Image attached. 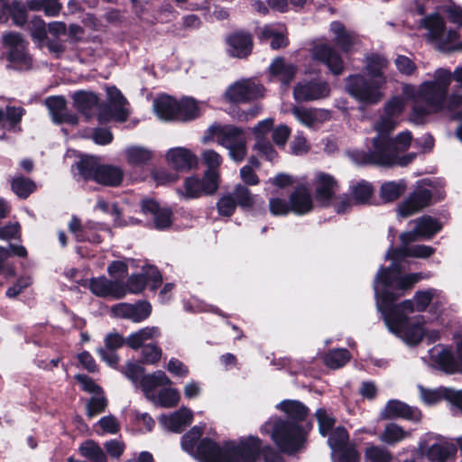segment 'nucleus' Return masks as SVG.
I'll use <instances>...</instances> for the list:
<instances>
[{"mask_svg":"<svg viewBox=\"0 0 462 462\" xmlns=\"http://www.w3.org/2000/svg\"><path fill=\"white\" fill-rule=\"evenodd\" d=\"M45 106L49 109L54 123L58 125H78L79 117L76 114L67 111V100L63 96L48 97L45 99Z\"/></svg>","mask_w":462,"mask_h":462,"instance_id":"obj_18","label":"nucleus"},{"mask_svg":"<svg viewBox=\"0 0 462 462\" xmlns=\"http://www.w3.org/2000/svg\"><path fill=\"white\" fill-rule=\"evenodd\" d=\"M392 453L383 446L371 445L365 450V462H391Z\"/></svg>","mask_w":462,"mask_h":462,"instance_id":"obj_47","label":"nucleus"},{"mask_svg":"<svg viewBox=\"0 0 462 462\" xmlns=\"http://www.w3.org/2000/svg\"><path fill=\"white\" fill-rule=\"evenodd\" d=\"M157 116L165 121H176L178 99L170 95H162L153 102Z\"/></svg>","mask_w":462,"mask_h":462,"instance_id":"obj_32","label":"nucleus"},{"mask_svg":"<svg viewBox=\"0 0 462 462\" xmlns=\"http://www.w3.org/2000/svg\"><path fill=\"white\" fill-rule=\"evenodd\" d=\"M312 429L313 422L298 425L279 418L274 422L272 439L281 452L293 455L304 448Z\"/></svg>","mask_w":462,"mask_h":462,"instance_id":"obj_2","label":"nucleus"},{"mask_svg":"<svg viewBox=\"0 0 462 462\" xmlns=\"http://www.w3.org/2000/svg\"><path fill=\"white\" fill-rule=\"evenodd\" d=\"M208 132L211 137H217L219 144L227 148L245 139V131L233 125H212Z\"/></svg>","mask_w":462,"mask_h":462,"instance_id":"obj_19","label":"nucleus"},{"mask_svg":"<svg viewBox=\"0 0 462 462\" xmlns=\"http://www.w3.org/2000/svg\"><path fill=\"white\" fill-rule=\"evenodd\" d=\"M171 384V379L162 370H157L152 374H144L141 378V386L143 391L145 393L152 392L159 386Z\"/></svg>","mask_w":462,"mask_h":462,"instance_id":"obj_40","label":"nucleus"},{"mask_svg":"<svg viewBox=\"0 0 462 462\" xmlns=\"http://www.w3.org/2000/svg\"><path fill=\"white\" fill-rule=\"evenodd\" d=\"M421 25L429 31L430 38L433 41H440L446 31V23L439 13L426 15L421 20Z\"/></svg>","mask_w":462,"mask_h":462,"instance_id":"obj_36","label":"nucleus"},{"mask_svg":"<svg viewBox=\"0 0 462 462\" xmlns=\"http://www.w3.org/2000/svg\"><path fill=\"white\" fill-rule=\"evenodd\" d=\"M384 419H403L413 422H419L421 420L422 413L417 407H412L407 403L392 399L388 401L382 411Z\"/></svg>","mask_w":462,"mask_h":462,"instance_id":"obj_15","label":"nucleus"},{"mask_svg":"<svg viewBox=\"0 0 462 462\" xmlns=\"http://www.w3.org/2000/svg\"><path fill=\"white\" fill-rule=\"evenodd\" d=\"M230 193L234 196L236 207H239L243 211L265 213L264 200L257 195H254L245 185L236 184Z\"/></svg>","mask_w":462,"mask_h":462,"instance_id":"obj_16","label":"nucleus"},{"mask_svg":"<svg viewBox=\"0 0 462 462\" xmlns=\"http://www.w3.org/2000/svg\"><path fill=\"white\" fill-rule=\"evenodd\" d=\"M262 439L257 436L241 439L238 443L224 441L220 446L214 439L202 438L196 448L200 462H257L260 457Z\"/></svg>","mask_w":462,"mask_h":462,"instance_id":"obj_1","label":"nucleus"},{"mask_svg":"<svg viewBox=\"0 0 462 462\" xmlns=\"http://www.w3.org/2000/svg\"><path fill=\"white\" fill-rule=\"evenodd\" d=\"M159 402L162 407L172 408L180 402V393L175 388H164L158 394Z\"/></svg>","mask_w":462,"mask_h":462,"instance_id":"obj_59","label":"nucleus"},{"mask_svg":"<svg viewBox=\"0 0 462 462\" xmlns=\"http://www.w3.org/2000/svg\"><path fill=\"white\" fill-rule=\"evenodd\" d=\"M79 452L90 462H107L104 450L95 440L88 439L83 442L79 447Z\"/></svg>","mask_w":462,"mask_h":462,"instance_id":"obj_43","label":"nucleus"},{"mask_svg":"<svg viewBox=\"0 0 462 462\" xmlns=\"http://www.w3.org/2000/svg\"><path fill=\"white\" fill-rule=\"evenodd\" d=\"M124 180L123 170L112 164L102 163L99 169L96 183L105 187H118Z\"/></svg>","mask_w":462,"mask_h":462,"instance_id":"obj_33","label":"nucleus"},{"mask_svg":"<svg viewBox=\"0 0 462 462\" xmlns=\"http://www.w3.org/2000/svg\"><path fill=\"white\" fill-rule=\"evenodd\" d=\"M351 358V354L346 348H336L329 350L323 356L324 364L332 369L344 366Z\"/></svg>","mask_w":462,"mask_h":462,"instance_id":"obj_41","label":"nucleus"},{"mask_svg":"<svg viewBox=\"0 0 462 462\" xmlns=\"http://www.w3.org/2000/svg\"><path fill=\"white\" fill-rule=\"evenodd\" d=\"M421 278L420 273L395 275V283L393 289H395L396 292L404 293V291H411Z\"/></svg>","mask_w":462,"mask_h":462,"instance_id":"obj_50","label":"nucleus"},{"mask_svg":"<svg viewBox=\"0 0 462 462\" xmlns=\"http://www.w3.org/2000/svg\"><path fill=\"white\" fill-rule=\"evenodd\" d=\"M457 448L454 445H440L435 443L431 445L427 451V457L430 462H447V460L455 456Z\"/></svg>","mask_w":462,"mask_h":462,"instance_id":"obj_42","label":"nucleus"},{"mask_svg":"<svg viewBox=\"0 0 462 462\" xmlns=\"http://www.w3.org/2000/svg\"><path fill=\"white\" fill-rule=\"evenodd\" d=\"M112 310L120 318L139 323L150 317L152 305L147 300H139L134 304L123 302L115 305Z\"/></svg>","mask_w":462,"mask_h":462,"instance_id":"obj_17","label":"nucleus"},{"mask_svg":"<svg viewBox=\"0 0 462 462\" xmlns=\"http://www.w3.org/2000/svg\"><path fill=\"white\" fill-rule=\"evenodd\" d=\"M333 462H360V453L355 444L331 453Z\"/></svg>","mask_w":462,"mask_h":462,"instance_id":"obj_56","label":"nucleus"},{"mask_svg":"<svg viewBox=\"0 0 462 462\" xmlns=\"http://www.w3.org/2000/svg\"><path fill=\"white\" fill-rule=\"evenodd\" d=\"M203 434V429L199 426L192 427L188 432H186L181 438V448L184 451L192 454L194 453L195 447L201 439Z\"/></svg>","mask_w":462,"mask_h":462,"instance_id":"obj_49","label":"nucleus"},{"mask_svg":"<svg viewBox=\"0 0 462 462\" xmlns=\"http://www.w3.org/2000/svg\"><path fill=\"white\" fill-rule=\"evenodd\" d=\"M118 370L134 383L139 381L141 382V378L144 375L145 371L143 366L131 361H128L125 366H121Z\"/></svg>","mask_w":462,"mask_h":462,"instance_id":"obj_60","label":"nucleus"},{"mask_svg":"<svg viewBox=\"0 0 462 462\" xmlns=\"http://www.w3.org/2000/svg\"><path fill=\"white\" fill-rule=\"evenodd\" d=\"M106 95L108 102L100 101L97 115L99 123L107 122L113 117L118 121H125L128 116L124 108L126 98L122 92L116 86H110L106 88Z\"/></svg>","mask_w":462,"mask_h":462,"instance_id":"obj_8","label":"nucleus"},{"mask_svg":"<svg viewBox=\"0 0 462 462\" xmlns=\"http://www.w3.org/2000/svg\"><path fill=\"white\" fill-rule=\"evenodd\" d=\"M329 94L328 83L319 79H302L293 88V97L299 103L323 99Z\"/></svg>","mask_w":462,"mask_h":462,"instance_id":"obj_10","label":"nucleus"},{"mask_svg":"<svg viewBox=\"0 0 462 462\" xmlns=\"http://www.w3.org/2000/svg\"><path fill=\"white\" fill-rule=\"evenodd\" d=\"M403 295V292H395L390 290H383L379 294H376L378 310L383 315L388 328L394 329L405 325L409 318L404 312H413L416 310V306L412 300H404L400 303H396Z\"/></svg>","mask_w":462,"mask_h":462,"instance_id":"obj_3","label":"nucleus"},{"mask_svg":"<svg viewBox=\"0 0 462 462\" xmlns=\"http://www.w3.org/2000/svg\"><path fill=\"white\" fill-rule=\"evenodd\" d=\"M351 199L356 205H373L374 202L375 189L374 185L365 180H360L349 187Z\"/></svg>","mask_w":462,"mask_h":462,"instance_id":"obj_28","label":"nucleus"},{"mask_svg":"<svg viewBox=\"0 0 462 462\" xmlns=\"http://www.w3.org/2000/svg\"><path fill=\"white\" fill-rule=\"evenodd\" d=\"M2 44L7 50L5 59L14 64L30 68L32 60L28 52V42L17 32H7L2 36Z\"/></svg>","mask_w":462,"mask_h":462,"instance_id":"obj_7","label":"nucleus"},{"mask_svg":"<svg viewBox=\"0 0 462 462\" xmlns=\"http://www.w3.org/2000/svg\"><path fill=\"white\" fill-rule=\"evenodd\" d=\"M315 416L319 424V434L323 437L328 436L333 430L336 423V419L329 416L324 408H319L316 411Z\"/></svg>","mask_w":462,"mask_h":462,"instance_id":"obj_51","label":"nucleus"},{"mask_svg":"<svg viewBox=\"0 0 462 462\" xmlns=\"http://www.w3.org/2000/svg\"><path fill=\"white\" fill-rule=\"evenodd\" d=\"M448 93V91L435 85V83L424 81L419 87L417 97L429 106L439 111L443 108Z\"/></svg>","mask_w":462,"mask_h":462,"instance_id":"obj_21","label":"nucleus"},{"mask_svg":"<svg viewBox=\"0 0 462 462\" xmlns=\"http://www.w3.org/2000/svg\"><path fill=\"white\" fill-rule=\"evenodd\" d=\"M373 151L362 154V162L383 167L394 166L397 149L391 137L375 136L372 140Z\"/></svg>","mask_w":462,"mask_h":462,"instance_id":"obj_6","label":"nucleus"},{"mask_svg":"<svg viewBox=\"0 0 462 462\" xmlns=\"http://www.w3.org/2000/svg\"><path fill=\"white\" fill-rule=\"evenodd\" d=\"M11 186L13 191L21 199H27L36 189L34 181L23 176L14 178Z\"/></svg>","mask_w":462,"mask_h":462,"instance_id":"obj_48","label":"nucleus"},{"mask_svg":"<svg viewBox=\"0 0 462 462\" xmlns=\"http://www.w3.org/2000/svg\"><path fill=\"white\" fill-rule=\"evenodd\" d=\"M433 362L439 370L447 374H454L457 373V361L450 349H442L433 356Z\"/></svg>","mask_w":462,"mask_h":462,"instance_id":"obj_39","label":"nucleus"},{"mask_svg":"<svg viewBox=\"0 0 462 462\" xmlns=\"http://www.w3.org/2000/svg\"><path fill=\"white\" fill-rule=\"evenodd\" d=\"M407 436L408 432H406L401 426L396 423H389L382 432L380 439L387 445L393 446L394 444L403 440Z\"/></svg>","mask_w":462,"mask_h":462,"instance_id":"obj_46","label":"nucleus"},{"mask_svg":"<svg viewBox=\"0 0 462 462\" xmlns=\"http://www.w3.org/2000/svg\"><path fill=\"white\" fill-rule=\"evenodd\" d=\"M166 160L178 171H189L198 165L197 156L183 147L170 149L167 152Z\"/></svg>","mask_w":462,"mask_h":462,"instance_id":"obj_22","label":"nucleus"},{"mask_svg":"<svg viewBox=\"0 0 462 462\" xmlns=\"http://www.w3.org/2000/svg\"><path fill=\"white\" fill-rule=\"evenodd\" d=\"M391 332L402 337L404 341L410 346L419 345L424 337L425 331L424 327L420 323H411L410 319L407 320L405 325L399 327L398 328H389Z\"/></svg>","mask_w":462,"mask_h":462,"instance_id":"obj_31","label":"nucleus"},{"mask_svg":"<svg viewBox=\"0 0 462 462\" xmlns=\"http://www.w3.org/2000/svg\"><path fill=\"white\" fill-rule=\"evenodd\" d=\"M14 23L17 26H23L26 23L28 14L25 6L21 1L14 0L12 13L10 16Z\"/></svg>","mask_w":462,"mask_h":462,"instance_id":"obj_62","label":"nucleus"},{"mask_svg":"<svg viewBox=\"0 0 462 462\" xmlns=\"http://www.w3.org/2000/svg\"><path fill=\"white\" fill-rule=\"evenodd\" d=\"M337 180L330 174L321 172L317 177L315 199L322 206L328 207L335 197Z\"/></svg>","mask_w":462,"mask_h":462,"instance_id":"obj_24","label":"nucleus"},{"mask_svg":"<svg viewBox=\"0 0 462 462\" xmlns=\"http://www.w3.org/2000/svg\"><path fill=\"white\" fill-rule=\"evenodd\" d=\"M234 196L231 193L223 195L217 202V213L221 217H230L236 209Z\"/></svg>","mask_w":462,"mask_h":462,"instance_id":"obj_54","label":"nucleus"},{"mask_svg":"<svg viewBox=\"0 0 462 462\" xmlns=\"http://www.w3.org/2000/svg\"><path fill=\"white\" fill-rule=\"evenodd\" d=\"M441 229V223L429 215H424L416 220V233L422 237L430 239Z\"/></svg>","mask_w":462,"mask_h":462,"instance_id":"obj_38","label":"nucleus"},{"mask_svg":"<svg viewBox=\"0 0 462 462\" xmlns=\"http://www.w3.org/2000/svg\"><path fill=\"white\" fill-rule=\"evenodd\" d=\"M312 57L316 61L326 65L334 76H341L345 71L343 58L334 47L327 43H320L314 46Z\"/></svg>","mask_w":462,"mask_h":462,"instance_id":"obj_13","label":"nucleus"},{"mask_svg":"<svg viewBox=\"0 0 462 462\" xmlns=\"http://www.w3.org/2000/svg\"><path fill=\"white\" fill-rule=\"evenodd\" d=\"M297 69L293 64L286 63L284 58H275L270 66V73L274 77H280L283 84H290L294 79Z\"/></svg>","mask_w":462,"mask_h":462,"instance_id":"obj_37","label":"nucleus"},{"mask_svg":"<svg viewBox=\"0 0 462 462\" xmlns=\"http://www.w3.org/2000/svg\"><path fill=\"white\" fill-rule=\"evenodd\" d=\"M420 389L423 402L430 405H433L441 402L442 400H446V396L448 395L449 393L448 388L430 390L420 386Z\"/></svg>","mask_w":462,"mask_h":462,"instance_id":"obj_55","label":"nucleus"},{"mask_svg":"<svg viewBox=\"0 0 462 462\" xmlns=\"http://www.w3.org/2000/svg\"><path fill=\"white\" fill-rule=\"evenodd\" d=\"M150 282H152L151 289L152 291L157 290L162 283V273L155 266H150L143 273L130 275L126 282H124L125 295L127 293L139 294L143 292Z\"/></svg>","mask_w":462,"mask_h":462,"instance_id":"obj_11","label":"nucleus"},{"mask_svg":"<svg viewBox=\"0 0 462 462\" xmlns=\"http://www.w3.org/2000/svg\"><path fill=\"white\" fill-rule=\"evenodd\" d=\"M269 210L273 216H287L291 212L290 202L281 198H272L269 200Z\"/></svg>","mask_w":462,"mask_h":462,"instance_id":"obj_63","label":"nucleus"},{"mask_svg":"<svg viewBox=\"0 0 462 462\" xmlns=\"http://www.w3.org/2000/svg\"><path fill=\"white\" fill-rule=\"evenodd\" d=\"M72 99L75 109L87 119L92 117L94 108L99 110V105L101 104L98 95L92 91H76L72 96Z\"/></svg>","mask_w":462,"mask_h":462,"instance_id":"obj_25","label":"nucleus"},{"mask_svg":"<svg viewBox=\"0 0 462 462\" xmlns=\"http://www.w3.org/2000/svg\"><path fill=\"white\" fill-rule=\"evenodd\" d=\"M389 64L388 60L381 54L372 53L366 57L365 70L370 79L385 85L384 69Z\"/></svg>","mask_w":462,"mask_h":462,"instance_id":"obj_29","label":"nucleus"},{"mask_svg":"<svg viewBox=\"0 0 462 462\" xmlns=\"http://www.w3.org/2000/svg\"><path fill=\"white\" fill-rule=\"evenodd\" d=\"M293 115L301 124L308 127L313 126L318 121L317 114L312 109L294 107Z\"/></svg>","mask_w":462,"mask_h":462,"instance_id":"obj_64","label":"nucleus"},{"mask_svg":"<svg viewBox=\"0 0 462 462\" xmlns=\"http://www.w3.org/2000/svg\"><path fill=\"white\" fill-rule=\"evenodd\" d=\"M178 107L176 121L190 122L202 115L199 102L190 97H183L178 100Z\"/></svg>","mask_w":462,"mask_h":462,"instance_id":"obj_34","label":"nucleus"},{"mask_svg":"<svg viewBox=\"0 0 462 462\" xmlns=\"http://www.w3.org/2000/svg\"><path fill=\"white\" fill-rule=\"evenodd\" d=\"M88 289L97 297H112L116 300H121L125 297L124 282L118 280H108L105 276L91 278Z\"/></svg>","mask_w":462,"mask_h":462,"instance_id":"obj_14","label":"nucleus"},{"mask_svg":"<svg viewBox=\"0 0 462 462\" xmlns=\"http://www.w3.org/2000/svg\"><path fill=\"white\" fill-rule=\"evenodd\" d=\"M162 355V348L155 344H145L142 347L141 359L142 364H157Z\"/></svg>","mask_w":462,"mask_h":462,"instance_id":"obj_53","label":"nucleus"},{"mask_svg":"<svg viewBox=\"0 0 462 462\" xmlns=\"http://www.w3.org/2000/svg\"><path fill=\"white\" fill-rule=\"evenodd\" d=\"M290 206L291 212L296 215H305L313 208V201L308 188L304 185L298 186L290 195Z\"/></svg>","mask_w":462,"mask_h":462,"instance_id":"obj_26","label":"nucleus"},{"mask_svg":"<svg viewBox=\"0 0 462 462\" xmlns=\"http://www.w3.org/2000/svg\"><path fill=\"white\" fill-rule=\"evenodd\" d=\"M101 164L98 158L94 155H81L72 165L77 170L75 174L77 180L96 181Z\"/></svg>","mask_w":462,"mask_h":462,"instance_id":"obj_23","label":"nucleus"},{"mask_svg":"<svg viewBox=\"0 0 462 462\" xmlns=\"http://www.w3.org/2000/svg\"><path fill=\"white\" fill-rule=\"evenodd\" d=\"M263 86L245 79L229 86L225 96L233 104L248 103L263 97Z\"/></svg>","mask_w":462,"mask_h":462,"instance_id":"obj_12","label":"nucleus"},{"mask_svg":"<svg viewBox=\"0 0 462 462\" xmlns=\"http://www.w3.org/2000/svg\"><path fill=\"white\" fill-rule=\"evenodd\" d=\"M330 32L335 35L333 42L344 53H350L355 43V35L346 30L340 21H333L329 26Z\"/></svg>","mask_w":462,"mask_h":462,"instance_id":"obj_27","label":"nucleus"},{"mask_svg":"<svg viewBox=\"0 0 462 462\" xmlns=\"http://www.w3.org/2000/svg\"><path fill=\"white\" fill-rule=\"evenodd\" d=\"M225 44L228 57L247 60L254 51V36L247 30L237 29L226 36Z\"/></svg>","mask_w":462,"mask_h":462,"instance_id":"obj_9","label":"nucleus"},{"mask_svg":"<svg viewBox=\"0 0 462 462\" xmlns=\"http://www.w3.org/2000/svg\"><path fill=\"white\" fill-rule=\"evenodd\" d=\"M74 379L80 384L81 390L97 395L103 394V388L97 384L91 377L84 374H77Z\"/></svg>","mask_w":462,"mask_h":462,"instance_id":"obj_58","label":"nucleus"},{"mask_svg":"<svg viewBox=\"0 0 462 462\" xmlns=\"http://www.w3.org/2000/svg\"><path fill=\"white\" fill-rule=\"evenodd\" d=\"M219 175L215 170H207L200 179L196 175L184 180V191L179 192L187 199H198L203 195H213L218 189Z\"/></svg>","mask_w":462,"mask_h":462,"instance_id":"obj_5","label":"nucleus"},{"mask_svg":"<svg viewBox=\"0 0 462 462\" xmlns=\"http://www.w3.org/2000/svg\"><path fill=\"white\" fill-rule=\"evenodd\" d=\"M276 408L285 414L286 418L282 420L292 421L298 425L312 422L309 419L310 412L309 407L298 400L285 399Z\"/></svg>","mask_w":462,"mask_h":462,"instance_id":"obj_20","label":"nucleus"},{"mask_svg":"<svg viewBox=\"0 0 462 462\" xmlns=\"http://www.w3.org/2000/svg\"><path fill=\"white\" fill-rule=\"evenodd\" d=\"M328 444L330 447L332 453L340 449L350 447L349 434L346 429L343 426L337 427L331 433L328 434Z\"/></svg>","mask_w":462,"mask_h":462,"instance_id":"obj_45","label":"nucleus"},{"mask_svg":"<svg viewBox=\"0 0 462 462\" xmlns=\"http://www.w3.org/2000/svg\"><path fill=\"white\" fill-rule=\"evenodd\" d=\"M383 86L361 74H352L346 79L347 93L356 100L367 105L377 104L381 101L383 96L381 88Z\"/></svg>","mask_w":462,"mask_h":462,"instance_id":"obj_4","label":"nucleus"},{"mask_svg":"<svg viewBox=\"0 0 462 462\" xmlns=\"http://www.w3.org/2000/svg\"><path fill=\"white\" fill-rule=\"evenodd\" d=\"M126 159L131 166L141 167L152 159V152L146 148L134 146L126 150Z\"/></svg>","mask_w":462,"mask_h":462,"instance_id":"obj_44","label":"nucleus"},{"mask_svg":"<svg viewBox=\"0 0 462 462\" xmlns=\"http://www.w3.org/2000/svg\"><path fill=\"white\" fill-rule=\"evenodd\" d=\"M107 404L108 402L104 393L99 394L98 396L90 397L86 405L87 416L88 418H92L97 414L105 412Z\"/></svg>","mask_w":462,"mask_h":462,"instance_id":"obj_52","label":"nucleus"},{"mask_svg":"<svg viewBox=\"0 0 462 462\" xmlns=\"http://www.w3.org/2000/svg\"><path fill=\"white\" fill-rule=\"evenodd\" d=\"M409 198L412 201V204L420 211L430 206L432 199V192L428 189L420 188L411 192Z\"/></svg>","mask_w":462,"mask_h":462,"instance_id":"obj_57","label":"nucleus"},{"mask_svg":"<svg viewBox=\"0 0 462 462\" xmlns=\"http://www.w3.org/2000/svg\"><path fill=\"white\" fill-rule=\"evenodd\" d=\"M407 184L404 180L383 182L379 189V196L383 203H391L399 199L406 191Z\"/></svg>","mask_w":462,"mask_h":462,"instance_id":"obj_35","label":"nucleus"},{"mask_svg":"<svg viewBox=\"0 0 462 462\" xmlns=\"http://www.w3.org/2000/svg\"><path fill=\"white\" fill-rule=\"evenodd\" d=\"M192 420V411L189 409L182 408L174 411L169 417L162 415L160 420L164 423L171 431L180 433L185 427L191 424Z\"/></svg>","mask_w":462,"mask_h":462,"instance_id":"obj_30","label":"nucleus"},{"mask_svg":"<svg viewBox=\"0 0 462 462\" xmlns=\"http://www.w3.org/2000/svg\"><path fill=\"white\" fill-rule=\"evenodd\" d=\"M154 226L158 230H164L171 226L173 211L170 208H161L153 216Z\"/></svg>","mask_w":462,"mask_h":462,"instance_id":"obj_61","label":"nucleus"}]
</instances>
